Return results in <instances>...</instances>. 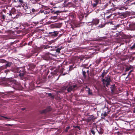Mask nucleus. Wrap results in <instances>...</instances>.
I'll return each instance as SVG.
<instances>
[{
    "instance_id": "obj_1",
    "label": "nucleus",
    "mask_w": 135,
    "mask_h": 135,
    "mask_svg": "<svg viewBox=\"0 0 135 135\" xmlns=\"http://www.w3.org/2000/svg\"><path fill=\"white\" fill-rule=\"evenodd\" d=\"M15 73H18V75L21 77H23L25 74V70L24 68H16L13 71Z\"/></svg>"
},
{
    "instance_id": "obj_2",
    "label": "nucleus",
    "mask_w": 135,
    "mask_h": 135,
    "mask_svg": "<svg viewBox=\"0 0 135 135\" xmlns=\"http://www.w3.org/2000/svg\"><path fill=\"white\" fill-rule=\"evenodd\" d=\"M111 81L110 76H108L105 77L104 79L102 78V80L104 87L106 86L107 87L110 85Z\"/></svg>"
},
{
    "instance_id": "obj_3",
    "label": "nucleus",
    "mask_w": 135,
    "mask_h": 135,
    "mask_svg": "<svg viewBox=\"0 0 135 135\" xmlns=\"http://www.w3.org/2000/svg\"><path fill=\"white\" fill-rule=\"evenodd\" d=\"M67 84V91L68 92H71L72 91H74V89L76 87L77 85H76L70 84L69 82Z\"/></svg>"
},
{
    "instance_id": "obj_4",
    "label": "nucleus",
    "mask_w": 135,
    "mask_h": 135,
    "mask_svg": "<svg viewBox=\"0 0 135 135\" xmlns=\"http://www.w3.org/2000/svg\"><path fill=\"white\" fill-rule=\"evenodd\" d=\"M101 3V0H93V2H91L93 7L94 8H96L98 4Z\"/></svg>"
},
{
    "instance_id": "obj_5",
    "label": "nucleus",
    "mask_w": 135,
    "mask_h": 135,
    "mask_svg": "<svg viewBox=\"0 0 135 135\" xmlns=\"http://www.w3.org/2000/svg\"><path fill=\"white\" fill-rule=\"evenodd\" d=\"M59 34V32L56 31H54L52 32H49L48 33L49 35V36L52 37H56Z\"/></svg>"
},
{
    "instance_id": "obj_6",
    "label": "nucleus",
    "mask_w": 135,
    "mask_h": 135,
    "mask_svg": "<svg viewBox=\"0 0 135 135\" xmlns=\"http://www.w3.org/2000/svg\"><path fill=\"white\" fill-rule=\"evenodd\" d=\"M6 64L1 67V69H4L7 68V67H9L11 65L12 63L11 62H8L6 61Z\"/></svg>"
},
{
    "instance_id": "obj_7",
    "label": "nucleus",
    "mask_w": 135,
    "mask_h": 135,
    "mask_svg": "<svg viewBox=\"0 0 135 135\" xmlns=\"http://www.w3.org/2000/svg\"><path fill=\"white\" fill-rule=\"evenodd\" d=\"M99 22V20L97 18L93 19L91 22H89L88 23H91L92 24L91 25H97Z\"/></svg>"
},
{
    "instance_id": "obj_8",
    "label": "nucleus",
    "mask_w": 135,
    "mask_h": 135,
    "mask_svg": "<svg viewBox=\"0 0 135 135\" xmlns=\"http://www.w3.org/2000/svg\"><path fill=\"white\" fill-rule=\"evenodd\" d=\"M129 26L130 30H135V23H131L129 25Z\"/></svg>"
},
{
    "instance_id": "obj_9",
    "label": "nucleus",
    "mask_w": 135,
    "mask_h": 135,
    "mask_svg": "<svg viewBox=\"0 0 135 135\" xmlns=\"http://www.w3.org/2000/svg\"><path fill=\"white\" fill-rule=\"evenodd\" d=\"M24 8L26 10V13L28 14L31 13V9H30L29 7H28L27 6V5L25 6L24 7Z\"/></svg>"
},
{
    "instance_id": "obj_10",
    "label": "nucleus",
    "mask_w": 135,
    "mask_h": 135,
    "mask_svg": "<svg viewBox=\"0 0 135 135\" xmlns=\"http://www.w3.org/2000/svg\"><path fill=\"white\" fill-rule=\"evenodd\" d=\"M43 59L45 60H48L51 59V58L49 54H46L43 57Z\"/></svg>"
},
{
    "instance_id": "obj_11",
    "label": "nucleus",
    "mask_w": 135,
    "mask_h": 135,
    "mask_svg": "<svg viewBox=\"0 0 135 135\" xmlns=\"http://www.w3.org/2000/svg\"><path fill=\"white\" fill-rule=\"evenodd\" d=\"M51 110V109L50 107H48L45 109L42 110L41 112V113H45L47 112H49Z\"/></svg>"
},
{
    "instance_id": "obj_12",
    "label": "nucleus",
    "mask_w": 135,
    "mask_h": 135,
    "mask_svg": "<svg viewBox=\"0 0 135 135\" xmlns=\"http://www.w3.org/2000/svg\"><path fill=\"white\" fill-rule=\"evenodd\" d=\"M111 4V2L110 1H109L108 3H106L104 6V7H103V8L102 9L104 10L108 7L110 6Z\"/></svg>"
},
{
    "instance_id": "obj_13",
    "label": "nucleus",
    "mask_w": 135,
    "mask_h": 135,
    "mask_svg": "<svg viewBox=\"0 0 135 135\" xmlns=\"http://www.w3.org/2000/svg\"><path fill=\"white\" fill-rule=\"evenodd\" d=\"M96 118L95 117V116L93 115H91L90 117L88 118V120L90 121L91 120H94Z\"/></svg>"
},
{
    "instance_id": "obj_14",
    "label": "nucleus",
    "mask_w": 135,
    "mask_h": 135,
    "mask_svg": "<svg viewBox=\"0 0 135 135\" xmlns=\"http://www.w3.org/2000/svg\"><path fill=\"white\" fill-rule=\"evenodd\" d=\"M111 91L112 92H114L115 90L116 87L115 84H113L110 87Z\"/></svg>"
},
{
    "instance_id": "obj_15",
    "label": "nucleus",
    "mask_w": 135,
    "mask_h": 135,
    "mask_svg": "<svg viewBox=\"0 0 135 135\" xmlns=\"http://www.w3.org/2000/svg\"><path fill=\"white\" fill-rule=\"evenodd\" d=\"M51 12L52 13H53L55 15H56L57 16L58 15L59 13H61V11H51Z\"/></svg>"
},
{
    "instance_id": "obj_16",
    "label": "nucleus",
    "mask_w": 135,
    "mask_h": 135,
    "mask_svg": "<svg viewBox=\"0 0 135 135\" xmlns=\"http://www.w3.org/2000/svg\"><path fill=\"white\" fill-rule=\"evenodd\" d=\"M29 66V69H31L34 68L35 67V66L33 64H31L28 65Z\"/></svg>"
},
{
    "instance_id": "obj_17",
    "label": "nucleus",
    "mask_w": 135,
    "mask_h": 135,
    "mask_svg": "<svg viewBox=\"0 0 135 135\" xmlns=\"http://www.w3.org/2000/svg\"><path fill=\"white\" fill-rule=\"evenodd\" d=\"M32 12L33 13H39L40 12H39V11L38 9H35L34 8H32L31 9Z\"/></svg>"
},
{
    "instance_id": "obj_18",
    "label": "nucleus",
    "mask_w": 135,
    "mask_h": 135,
    "mask_svg": "<svg viewBox=\"0 0 135 135\" xmlns=\"http://www.w3.org/2000/svg\"><path fill=\"white\" fill-rule=\"evenodd\" d=\"M99 130H97V131L100 134H102L103 133V129L101 128V127H100L99 128Z\"/></svg>"
},
{
    "instance_id": "obj_19",
    "label": "nucleus",
    "mask_w": 135,
    "mask_h": 135,
    "mask_svg": "<svg viewBox=\"0 0 135 135\" xmlns=\"http://www.w3.org/2000/svg\"><path fill=\"white\" fill-rule=\"evenodd\" d=\"M133 68V66H129L127 67L126 69V70L125 71V72L128 71Z\"/></svg>"
},
{
    "instance_id": "obj_20",
    "label": "nucleus",
    "mask_w": 135,
    "mask_h": 135,
    "mask_svg": "<svg viewBox=\"0 0 135 135\" xmlns=\"http://www.w3.org/2000/svg\"><path fill=\"white\" fill-rule=\"evenodd\" d=\"M58 73V71L57 70H54V71L51 72V74L52 75H57Z\"/></svg>"
},
{
    "instance_id": "obj_21",
    "label": "nucleus",
    "mask_w": 135,
    "mask_h": 135,
    "mask_svg": "<svg viewBox=\"0 0 135 135\" xmlns=\"http://www.w3.org/2000/svg\"><path fill=\"white\" fill-rule=\"evenodd\" d=\"M101 115L102 116V118L103 119H104L105 117L107 116V113L106 112H104L103 114V113H102Z\"/></svg>"
},
{
    "instance_id": "obj_22",
    "label": "nucleus",
    "mask_w": 135,
    "mask_h": 135,
    "mask_svg": "<svg viewBox=\"0 0 135 135\" xmlns=\"http://www.w3.org/2000/svg\"><path fill=\"white\" fill-rule=\"evenodd\" d=\"M46 94L48 95V96L50 97L52 99H53L54 98V95H52L51 93H46Z\"/></svg>"
},
{
    "instance_id": "obj_23",
    "label": "nucleus",
    "mask_w": 135,
    "mask_h": 135,
    "mask_svg": "<svg viewBox=\"0 0 135 135\" xmlns=\"http://www.w3.org/2000/svg\"><path fill=\"white\" fill-rule=\"evenodd\" d=\"M67 84L65 86L62 87L61 88V90L62 91H64L66 89L67 90Z\"/></svg>"
},
{
    "instance_id": "obj_24",
    "label": "nucleus",
    "mask_w": 135,
    "mask_h": 135,
    "mask_svg": "<svg viewBox=\"0 0 135 135\" xmlns=\"http://www.w3.org/2000/svg\"><path fill=\"white\" fill-rule=\"evenodd\" d=\"M40 22V20L38 18V20L35 21L33 22V23L35 24L36 25L38 24Z\"/></svg>"
},
{
    "instance_id": "obj_25",
    "label": "nucleus",
    "mask_w": 135,
    "mask_h": 135,
    "mask_svg": "<svg viewBox=\"0 0 135 135\" xmlns=\"http://www.w3.org/2000/svg\"><path fill=\"white\" fill-rule=\"evenodd\" d=\"M129 49L131 50H134L135 49V43H133V45L130 47Z\"/></svg>"
},
{
    "instance_id": "obj_26",
    "label": "nucleus",
    "mask_w": 135,
    "mask_h": 135,
    "mask_svg": "<svg viewBox=\"0 0 135 135\" xmlns=\"http://www.w3.org/2000/svg\"><path fill=\"white\" fill-rule=\"evenodd\" d=\"M62 48H62V47H60L58 48L56 50V51L57 52L60 53V50H61Z\"/></svg>"
},
{
    "instance_id": "obj_27",
    "label": "nucleus",
    "mask_w": 135,
    "mask_h": 135,
    "mask_svg": "<svg viewBox=\"0 0 135 135\" xmlns=\"http://www.w3.org/2000/svg\"><path fill=\"white\" fill-rule=\"evenodd\" d=\"M54 26L57 28H59L61 27V25L60 24H56L54 25Z\"/></svg>"
},
{
    "instance_id": "obj_28",
    "label": "nucleus",
    "mask_w": 135,
    "mask_h": 135,
    "mask_svg": "<svg viewBox=\"0 0 135 135\" xmlns=\"http://www.w3.org/2000/svg\"><path fill=\"white\" fill-rule=\"evenodd\" d=\"M83 74V76L84 78H85L86 77V72L85 70H84L83 69L82 70Z\"/></svg>"
},
{
    "instance_id": "obj_29",
    "label": "nucleus",
    "mask_w": 135,
    "mask_h": 135,
    "mask_svg": "<svg viewBox=\"0 0 135 135\" xmlns=\"http://www.w3.org/2000/svg\"><path fill=\"white\" fill-rule=\"evenodd\" d=\"M17 1L19 2L20 4L21 5H22V4L23 5L24 4L25 2L23 1V0H17Z\"/></svg>"
},
{
    "instance_id": "obj_30",
    "label": "nucleus",
    "mask_w": 135,
    "mask_h": 135,
    "mask_svg": "<svg viewBox=\"0 0 135 135\" xmlns=\"http://www.w3.org/2000/svg\"><path fill=\"white\" fill-rule=\"evenodd\" d=\"M6 61L4 59H0V63H6Z\"/></svg>"
},
{
    "instance_id": "obj_31",
    "label": "nucleus",
    "mask_w": 135,
    "mask_h": 135,
    "mask_svg": "<svg viewBox=\"0 0 135 135\" xmlns=\"http://www.w3.org/2000/svg\"><path fill=\"white\" fill-rule=\"evenodd\" d=\"M55 42V40H52L50 41H48V44L49 45H50V44H51L52 43H54Z\"/></svg>"
},
{
    "instance_id": "obj_32",
    "label": "nucleus",
    "mask_w": 135,
    "mask_h": 135,
    "mask_svg": "<svg viewBox=\"0 0 135 135\" xmlns=\"http://www.w3.org/2000/svg\"><path fill=\"white\" fill-rule=\"evenodd\" d=\"M101 61V59H98L96 61V62L97 64H99Z\"/></svg>"
},
{
    "instance_id": "obj_33",
    "label": "nucleus",
    "mask_w": 135,
    "mask_h": 135,
    "mask_svg": "<svg viewBox=\"0 0 135 135\" xmlns=\"http://www.w3.org/2000/svg\"><path fill=\"white\" fill-rule=\"evenodd\" d=\"M91 132L93 135H95V132L94 131V129L92 128L91 129Z\"/></svg>"
},
{
    "instance_id": "obj_34",
    "label": "nucleus",
    "mask_w": 135,
    "mask_h": 135,
    "mask_svg": "<svg viewBox=\"0 0 135 135\" xmlns=\"http://www.w3.org/2000/svg\"><path fill=\"white\" fill-rule=\"evenodd\" d=\"M87 69V70H85V71H86V72L87 73L89 74V68H88L87 67H85V68L84 69Z\"/></svg>"
},
{
    "instance_id": "obj_35",
    "label": "nucleus",
    "mask_w": 135,
    "mask_h": 135,
    "mask_svg": "<svg viewBox=\"0 0 135 135\" xmlns=\"http://www.w3.org/2000/svg\"><path fill=\"white\" fill-rule=\"evenodd\" d=\"M105 74H106V73H105V71H104V72L102 73L101 75V76H102L103 78L104 77Z\"/></svg>"
},
{
    "instance_id": "obj_36",
    "label": "nucleus",
    "mask_w": 135,
    "mask_h": 135,
    "mask_svg": "<svg viewBox=\"0 0 135 135\" xmlns=\"http://www.w3.org/2000/svg\"><path fill=\"white\" fill-rule=\"evenodd\" d=\"M88 94L89 95H91L92 94V92H90V88H88Z\"/></svg>"
},
{
    "instance_id": "obj_37",
    "label": "nucleus",
    "mask_w": 135,
    "mask_h": 135,
    "mask_svg": "<svg viewBox=\"0 0 135 135\" xmlns=\"http://www.w3.org/2000/svg\"><path fill=\"white\" fill-rule=\"evenodd\" d=\"M0 116L2 117H3V118H4L5 119H11V118H8L7 117H5V116H1L0 115Z\"/></svg>"
},
{
    "instance_id": "obj_38",
    "label": "nucleus",
    "mask_w": 135,
    "mask_h": 135,
    "mask_svg": "<svg viewBox=\"0 0 135 135\" xmlns=\"http://www.w3.org/2000/svg\"><path fill=\"white\" fill-rule=\"evenodd\" d=\"M32 42H33V41H30L28 43V45L30 46H32Z\"/></svg>"
},
{
    "instance_id": "obj_39",
    "label": "nucleus",
    "mask_w": 135,
    "mask_h": 135,
    "mask_svg": "<svg viewBox=\"0 0 135 135\" xmlns=\"http://www.w3.org/2000/svg\"><path fill=\"white\" fill-rule=\"evenodd\" d=\"M69 128H70L68 126L66 127V128L65 129V131L66 132H68L69 129Z\"/></svg>"
},
{
    "instance_id": "obj_40",
    "label": "nucleus",
    "mask_w": 135,
    "mask_h": 135,
    "mask_svg": "<svg viewBox=\"0 0 135 135\" xmlns=\"http://www.w3.org/2000/svg\"><path fill=\"white\" fill-rule=\"evenodd\" d=\"M122 24H119L117 25L114 26V27H116L117 28L119 27Z\"/></svg>"
},
{
    "instance_id": "obj_41",
    "label": "nucleus",
    "mask_w": 135,
    "mask_h": 135,
    "mask_svg": "<svg viewBox=\"0 0 135 135\" xmlns=\"http://www.w3.org/2000/svg\"><path fill=\"white\" fill-rule=\"evenodd\" d=\"M23 26H29V25L27 23H25L24 24H23Z\"/></svg>"
},
{
    "instance_id": "obj_42",
    "label": "nucleus",
    "mask_w": 135,
    "mask_h": 135,
    "mask_svg": "<svg viewBox=\"0 0 135 135\" xmlns=\"http://www.w3.org/2000/svg\"><path fill=\"white\" fill-rule=\"evenodd\" d=\"M105 26V25H100L99 26V27L101 28H102L103 27H104Z\"/></svg>"
},
{
    "instance_id": "obj_43",
    "label": "nucleus",
    "mask_w": 135,
    "mask_h": 135,
    "mask_svg": "<svg viewBox=\"0 0 135 135\" xmlns=\"http://www.w3.org/2000/svg\"><path fill=\"white\" fill-rule=\"evenodd\" d=\"M11 11L13 13L14 12H15V9H12Z\"/></svg>"
},
{
    "instance_id": "obj_44",
    "label": "nucleus",
    "mask_w": 135,
    "mask_h": 135,
    "mask_svg": "<svg viewBox=\"0 0 135 135\" xmlns=\"http://www.w3.org/2000/svg\"><path fill=\"white\" fill-rule=\"evenodd\" d=\"M133 71V70H131L128 73V76H129V75H131V73Z\"/></svg>"
},
{
    "instance_id": "obj_45",
    "label": "nucleus",
    "mask_w": 135,
    "mask_h": 135,
    "mask_svg": "<svg viewBox=\"0 0 135 135\" xmlns=\"http://www.w3.org/2000/svg\"><path fill=\"white\" fill-rule=\"evenodd\" d=\"M112 15V14L111 13L110 14V15L108 16L107 17V18L108 19V18H109Z\"/></svg>"
},
{
    "instance_id": "obj_46",
    "label": "nucleus",
    "mask_w": 135,
    "mask_h": 135,
    "mask_svg": "<svg viewBox=\"0 0 135 135\" xmlns=\"http://www.w3.org/2000/svg\"><path fill=\"white\" fill-rule=\"evenodd\" d=\"M5 16L4 15H2V18L4 20L5 19Z\"/></svg>"
},
{
    "instance_id": "obj_47",
    "label": "nucleus",
    "mask_w": 135,
    "mask_h": 135,
    "mask_svg": "<svg viewBox=\"0 0 135 135\" xmlns=\"http://www.w3.org/2000/svg\"><path fill=\"white\" fill-rule=\"evenodd\" d=\"M10 70H6L4 71V72L5 73H7L8 72H9Z\"/></svg>"
},
{
    "instance_id": "obj_48",
    "label": "nucleus",
    "mask_w": 135,
    "mask_h": 135,
    "mask_svg": "<svg viewBox=\"0 0 135 135\" xmlns=\"http://www.w3.org/2000/svg\"><path fill=\"white\" fill-rule=\"evenodd\" d=\"M5 126H12V125L10 124H4Z\"/></svg>"
},
{
    "instance_id": "obj_49",
    "label": "nucleus",
    "mask_w": 135,
    "mask_h": 135,
    "mask_svg": "<svg viewBox=\"0 0 135 135\" xmlns=\"http://www.w3.org/2000/svg\"><path fill=\"white\" fill-rule=\"evenodd\" d=\"M133 0H127V2H131Z\"/></svg>"
},
{
    "instance_id": "obj_50",
    "label": "nucleus",
    "mask_w": 135,
    "mask_h": 135,
    "mask_svg": "<svg viewBox=\"0 0 135 135\" xmlns=\"http://www.w3.org/2000/svg\"><path fill=\"white\" fill-rule=\"evenodd\" d=\"M73 1L75 2H78L77 0H73Z\"/></svg>"
},
{
    "instance_id": "obj_51",
    "label": "nucleus",
    "mask_w": 135,
    "mask_h": 135,
    "mask_svg": "<svg viewBox=\"0 0 135 135\" xmlns=\"http://www.w3.org/2000/svg\"><path fill=\"white\" fill-rule=\"evenodd\" d=\"M110 112V110H108L107 112H106L107 113V114H109V113Z\"/></svg>"
},
{
    "instance_id": "obj_52",
    "label": "nucleus",
    "mask_w": 135,
    "mask_h": 135,
    "mask_svg": "<svg viewBox=\"0 0 135 135\" xmlns=\"http://www.w3.org/2000/svg\"><path fill=\"white\" fill-rule=\"evenodd\" d=\"M119 2H124L125 1V0H119Z\"/></svg>"
},
{
    "instance_id": "obj_53",
    "label": "nucleus",
    "mask_w": 135,
    "mask_h": 135,
    "mask_svg": "<svg viewBox=\"0 0 135 135\" xmlns=\"http://www.w3.org/2000/svg\"><path fill=\"white\" fill-rule=\"evenodd\" d=\"M118 128H117L116 127H115V129L116 130H117L118 129Z\"/></svg>"
},
{
    "instance_id": "obj_54",
    "label": "nucleus",
    "mask_w": 135,
    "mask_h": 135,
    "mask_svg": "<svg viewBox=\"0 0 135 135\" xmlns=\"http://www.w3.org/2000/svg\"><path fill=\"white\" fill-rule=\"evenodd\" d=\"M110 11V10H108V12H106L107 14H108V13H109L110 12H109Z\"/></svg>"
},
{
    "instance_id": "obj_55",
    "label": "nucleus",
    "mask_w": 135,
    "mask_h": 135,
    "mask_svg": "<svg viewBox=\"0 0 135 135\" xmlns=\"http://www.w3.org/2000/svg\"><path fill=\"white\" fill-rule=\"evenodd\" d=\"M119 0H113V1H116L117 2H119Z\"/></svg>"
},
{
    "instance_id": "obj_56",
    "label": "nucleus",
    "mask_w": 135,
    "mask_h": 135,
    "mask_svg": "<svg viewBox=\"0 0 135 135\" xmlns=\"http://www.w3.org/2000/svg\"><path fill=\"white\" fill-rule=\"evenodd\" d=\"M67 74V73H64L62 75L64 76L66 74Z\"/></svg>"
},
{
    "instance_id": "obj_57",
    "label": "nucleus",
    "mask_w": 135,
    "mask_h": 135,
    "mask_svg": "<svg viewBox=\"0 0 135 135\" xmlns=\"http://www.w3.org/2000/svg\"><path fill=\"white\" fill-rule=\"evenodd\" d=\"M35 0V1L36 2H39V1H40V0Z\"/></svg>"
},
{
    "instance_id": "obj_58",
    "label": "nucleus",
    "mask_w": 135,
    "mask_h": 135,
    "mask_svg": "<svg viewBox=\"0 0 135 135\" xmlns=\"http://www.w3.org/2000/svg\"><path fill=\"white\" fill-rule=\"evenodd\" d=\"M85 89H88V88H88L87 86H85Z\"/></svg>"
},
{
    "instance_id": "obj_59",
    "label": "nucleus",
    "mask_w": 135,
    "mask_h": 135,
    "mask_svg": "<svg viewBox=\"0 0 135 135\" xmlns=\"http://www.w3.org/2000/svg\"><path fill=\"white\" fill-rule=\"evenodd\" d=\"M114 30H116L117 28L116 27H114V28H113Z\"/></svg>"
},
{
    "instance_id": "obj_60",
    "label": "nucleus",
    "mask_w": 135,
    "mask_h": 135,
    "mask_svg": "<svg viewBox=\"0 0 135 135\" xmlns=\"http://www.w3.org/2000/svg\"><path fill=\"white\" fill-rule=\"evenodd\" d=\"M36 83L37 84H39L40 82L39 81H37L36 82Z\"/></svg>"
},
{
    "instance_id": "obj_61",
    "label": "nucleus",
    "mask_w": 135,
    "mask_h": 135,
    "mask_svg": "<svg viewBox=\"0 0 135 135\" xmlns=\"http://www.w3.org/2000/svg\"><path fill=\"white\" fill-rule=\"evenodd\" d=\"M126 73H123V75H126Z\"/></svg>"
},
{
    "instance_id": "obj_62",
    "label": "nucleus",
    "mask_w": 135,
    "mask_h": 135,
    "mask_svg": "<svg viewBox=\"0 0 135 135\" xmlns=\"http://www.w3.org/2000/svg\"><path fill=\"white\" fill-rule=\"evenodd\" d=\"M62 35L61 34L60 35V36H59L58 37H57V38H59L60 37V36Z\"/></svg>"
},
{
    "instance_id": "obj_63",
    "label": "nucleus",
    "mask_w": 135,
    "mask_h": 135,
    "mask_svg": "<svg viewBox=\"0 0 135 135\" xmlns=\"http://www.w3.org/2000/svg\"><path fill=\"white\" fill-rule=\"evenodd\" d=\"M25 109V108H21V110H24Z\"/></svg>"
},
{
    "instance_id": "obj_64",
    "label": "nucleus",
    "mask_w": 135,
    "mask_h": 135,
    "mask_svg": "<svg viewBox=\"0 0 135 135\" xmlns=\"http://www.w3.org/2000/svg\"><path fill=\"white\" fill-rule=\"evenodd\" d=\"M11 13H12V12H11L9 14V15H10V16H11L12 15Z\"/></svg>"
}]
</instances>
